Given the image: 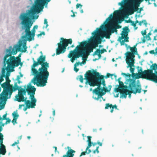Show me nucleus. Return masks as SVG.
I'll use <instances>...</instances> for the list:
<instances>
[{"mask_svg": "<svg viewBox=\"0 0 157 157\" xmlns=\"http://www.w3.org/2000/svg\"><path fill=\"white\" fill-rule=\"evenodd\" d=\"M33 64L31 67L32 75L34 76L32 82L38 86L43 87L46 85L49 75L48 71L49 63L45 62V56H40L36 62L34 58L32 59Z\"/></svg>", "mask_w": 157, "mask_h": 157, "instance_id": "f257e3e1", "label": "nucleus"}, {"mask_svg": "<svg viewBox=\"0 0 157 157\" xmlns=\"http://www.w3.org/2000/svg\"><path fill=\"white\" fill-rule=\"evenodd\" d=\"M84 79L86 80V84L87 83L91 86H97L98 87L93 90V93L98 95L97 98H94V99L98 100L99 98H102L106 92H110L112 86H108V89L107 88L104 78V76L100 75L99 72L93 69V71L88 70L86 71L84 75Z\"/></svg>", "mask_w": 157, "mask_h": 157, "instance_id": "f03ea898", "label": "nucleus"}, {"mask_svg": "<svg viewBox=\"0 0 157 157\" xmlns=\"http://www.w3.org/2000/svg\"><path fill=\"white\" fill-rule=\"evenodd\" d=\"M44 8L34 5L30 10L26 13H22L20 15L19 19L21 20V23L22 25V29H25V36L23 38L26 37L29 41L34 40L36 29L33 28L31 31L30 29L32 25V19H37L38 15H35L36 13H39Z\"/></svg>", "mask_w": 157, "mask_h": 157, "instance_id": "7ed1b4c3", "label": "nucleus"}, {"mask_svg": "<svg viewBox=\"0 0 157 157\" xmlns=\"http://www.w3.org/2000/svg\"><path fill=\"white\" fill-rule=\"evenodd\" d=\"M26 40H24L21 41L18 45H15L13 48L11 46H10L8 49L6 50V54L5 56L3 59L4 65L3 67H6V65H7L6 67V70H10V68H13L14 67L18 66L19 63L21 65L22 63L21 62V59L18 57H15L14 56H12V55H14L16 54L17 50H20L23 45V48H21L20 51L23 52H25L27 51V47L26 44Z\"/></svg>", "mask_w": 157, "mask_h": 157, "instance_id": "20e7f679", "label": "nucleus"}, {"mask_svg": "<svg viewBox=\"0 0 157 157\" xmlns=\"http://www.w3.org/2000/svg\"><path fill=\"white\" fill-rule=\"evenodd\" d=\"M22 91L19 92V95H20L19 98L18 99L19 102L21 101L24 102L25 101H27V98H25L24 96V95H26V92H27L28 94L30 95V97L31 100V104H34V106H36V99L34 98L35 92L36 90V88L34 86L30 85H28L27 86V88L25 89H22Z\"/></svg>", "mask_w": 157, "mask_h": 157, "instance_id": "39448f33", "label": "nucleus"}, {"mask_svg": "<svg viewBox=\"0 0 157 157\" xmlns=\"http://www.w3.org/2000/svg\"><path fill=\"white\" fill-rule=\"evenodd\" d=\"M101 30L100 28H97L96 30L92 33V34L94 36V37L92 39L91 41H94L96 39L99 44L101 42V40L105 37L106 38L109 39L110 38V36L111 35L110 30L104 31L102 35H100Z\"/></svg>", "mask_w": 157, "mask_h": 157, "instance_id": "423d86ee", "label": "nucleus"}, {"mask_svg": "<svg viewBox=\"0 0 157 157\" xmlns=\"http://www.w3.org/2000/svg\"><path fill=\"white\" fill-rule=\"evenodd\" d=\"M92 45V44H90L88 41H85L80 42V44L77 46V48L82 55V59H85L87 52L90 51Z\"/></svg>", "mask_w": 157, "mask_h": 157, "instance_id": "0eeeda50", "label": "nucleus"}, {"mask_svg": "<svg viewBox=\"0 0 157 157\" xmlns=\"http://www.w3.org/2000/svg\"><path fill=\"white\" fill-rule=\"evenodd\" d=\"M130 82L128 87L130 90H128L127 94L130 98L131 94L133 93L136 94L137 93H140L141 91V86L140 84H137L135 80L129 79Z\"/></svg>", "mask_w": 157, "mask_h": 157, "instance_id": "6e6552de", "label": "nucleus"}, {"mask_svg": "<svg viewBox=\"0 0 157 157\" xmlns=\"http://www.w3.org/2000/svg\"><path fill=\"white\" fill-rule=\"evenodd\" d=\"M61 40L62 41H60V43L57 44L58 48L56 50L57 55L64 53L66 51V47L68 46V44H71L72 42L71 39H67L61 38Z\"/></svg>", "mask_w": 157, "mask_h": 157, "instance_id": "1a4fd4ad", "label": "nucleus"}, {"mask_svg": "<svg viewBox=\"0 0 157 157\" xmlns=\"http://www.w3.org/2000/svg\"><path fill=\"white\" fill-rule=\"evenodd\" d=\"M139 71H141V73H139V74L140 76L136 77V78H142L152 81L155 80L153 79V77H155L156 75L153 73V71L151 70L147 69V70H145L144 71H143L142 69L141 68L139 70Z\"/></svg>", "mask_w": 157, "mask_h": 157, "instance_id": "9d476101", "label": "nucleus"}, {"mask_svg": "<svg viewBox=\"0 0 157 157\" xmlns=\"http://www.w3.org/2000/svg\"><path fill=\"white\" fill-rule=\"evenodd\" d=\"M113 17V16L112 14H111L106 19L103 24L100 26V28L102 29L105 28V25L108 23L107 26L108 27V29L110 30L111 33H113L114 32L117 33V28H116L115 26L113 25V24L110 21L108 23L109 21L112 20Z\"/></svg>", "mask_w": 157, "mask_h": 157, "instance_id": "9b49d317", "label": "nucleus"}, {"mask_svg": "<svg viewBox=\"0 0 157 157\" xmlns=\"http://www.w3.org/2000/svg\"><path fill=\"white\" fill-rule=\"evenodd\" d=\"M144 0H134V4H131L128 10L129 15L133 14L135 12L137 11L139 8L138 7L139 6L140 3L142 2ZM150 0H145L146 2H148V4H150L149 2Z\"/></svg>", "mask_w": 157, "mask_h": 157, "instance_id": "f8f14e48", "label": "nucleus"}, {"mask_svg": "<svg viewBox=\"0 0 157 157\" xmlns=\"http://www.w3.org/2000/svg\"><path fill=\"white\" fill-rule=\"evenodd\" d=\"M78 48L76 46L74 50H71L70 52V53L68 55V57L69 58H71V61L72 63L74 62L76 59L79 58L80 57H82L81 54Z\"/></svg>", "mask_w": 157, "mask_h": 157, "instance_id": "ddd939ff", "label": "nucleus"}, {"mask_svg": "<svg viewBox=\"0 0 157 157\" xmlns=\"http://www.w3.org/2000/svg\"><path fill=\"white\" fill-rule=\"evenodd\" d=\"M137 45V44H136L133 47H130L129 46H128L131 52H126V59L135 60L134 59L135 57L134 54H137V48H136Z\"/></svg>", "mask_w": 157, "mask_h": 157, "instance_id": "4468645a", "label": "nucleus"}, {"mask_svg": "<svg viewBox=\"0 0 157 157\" xmlns=\"http://www.w3.org/2000/svg\"><path fill=\"white\" fill-rule=\"evenodd\" d=\"M8 85L7 82H5L1 85L2 88H3V90L0 94V104L2 102H5V98L6 94H7V89Z\"/></svg>", "mask_w": 157, "mask_h": 157, "instance_id": "2eb2a0df", "label": "nucleus"}, {"mask_svg": "<svg viewBox=\"0 0 157 157\" xmlns=\"http://www.w3.org/2000/svg\"><path fill=\"white\" fill-rule=\"evenodd\" d=\"M7 88V94H6V97L5 98V102L6 103V102L8 98H10L11 95L13 91L14 87H13V85L10 84V83L8 84Z\"/></svg>", "mask_w": 157, "mask_h": 157, "instance_id": "dca6fc26", "label": "nucleus"}, {"mask_svg": "<svg viewBox=\"0 0 157 157\" xmlns=\"http://www.w3.org/2000/svg\"><path fill=\"white\" fill-rule=\"evenodd\" d=\"M51 0H35L34 5L44 8V6L45 7L47 6L48 2Z\"/></svg>", "mask_w": 157, "mask_h": 157, "instance_id": "f3484780", "label": "nucleus"}, {"mask_svg": "<svg viewBox=\"0 0 157 157\" xmlns=\"http://www.w3.org/2000/svg\"><path fill=\"white\" fill-rule=\"evenodd\" d=\"M14 87L13 89V91H15L17 90H18V94L16 95L15 96V99L17 101H18V99L19 98H20V95H19V91H22V89H24V88H22L21 87L19 86H18L17 85V82H15V84H14V86H13Z\"/></svg>", "mask_w": 157, "mask_h": 157, "instance_id": "a211bd4d", "label": "nucleus"}, {"mask_svg": "<svg viewBox=\"0 0 157 157\" xmlns=\"http://www.w3.org/2000/svg\"><path fill=\"white\" fill-rule=\"evenodd\" d=\"M126 63L128 65L127 67H130V72L131 73H133L134 72L135 68L132 67L134 66V60L126 59Z\"/></svg>", "mask_w": 157, "mask_h": 157, "instance_id": "6ab92c4d", "label": "nucleus"}, {"mask_svg": "<svg viewBox=\"0 0 157 157\" xmlns=\"http://www.w3.org/2000/svg\"><path fill=\"white\" fill-rule=\"evenodd\" d=\"M123 31L122 32L121 35V38L123 39L124 37H128V33L129 32V29L127 26H126L124 27L123 29Z\"/></svg>", "mask_w": 157, "mask_h": 157, "instance_id": "aec40b11", "label": "nucleus"}, {"mask_svg": "<svg viewBox=\"0 0 157 157\" xmlns=\"http://www.w3.org/2000/svg\"><path fill=\"white\" fill-rule=\"evenodd\" d=\"M25 101V104L26 105V107L24 108L23 110L24 111H26L27 109H30V108H34L35 106L34 104H33V105L31 104V101L30 100H27V101Z\"/></svg>", "mask_w": 157, "mask_h": 157, "instance_id": "412c9836", "label": "nucleus"}, {"mask_svg": "<svg viewBox=\"0 0 157 157\" xmlns=\"http://www.w3.org/2000/svg\"><path fill=\"white\" fill-rule=\"evenodd\" d=\"M109 107L110 109H111L110 110V112L111 113H112L113 111V109L114 108L117 109V106L115 104L114 105H113L112 104H110L109 103H106L105 104V109H107Z\"/></svg>", "mask_w": 157, "mask_h": 157, "instance_id": "4be33fe9", "label": "nucleus"}, {"mask_svg": "<svg viewBox=\"0 0 157 157\" xmlns=\"http://www.w3.org/2000/svg\"><path fill=\"white\" fill-rule=\"evenodd\" d=\"M75 151L72 149L68 150L67 151L66 155H63V157H73L74 155L73 153H75Z\"/></svg>", "mask_w": 157, "mask_h": 157, "instance_id": "5701e85b", "label": "nucleus"}, {"mask_svg": "<svg viewBox=\"0 0 157 157\" xmlns=\"http://www.w3.org/2000/svg\"><path fill=\"white\" fill-rule=\"evenodd\" d=\"M127 92H128V90L127 89H122L121 90H120L118 92H120L121 97H124V98H126L127 95Z\"/></svg>", "mask_w": 157, "mask_h": 157, "instance_id": "b1692460", "label": "nucleus"}, {"mask_svg": "<svg viewBox=\"0 0 157 157\" xmlns=\"http://www.w3.org/2000/svg\"><path fill=\"white\" fill-rule=\"evenodd\" d=\"M119 85L118 87H117L115 89L114 91L116 92H118L122 89H124V85L123 82L121 81H119Z\"/></svg>", "mask_w": 157, "mask_h": 157, "instance_id": "393cba45", "label": "nucleus"}, {"mask_svg": "<svg viewBox=\"0 0 157 157\" xmlns=\"http://www.w3.org/2000/svg\"><path fill=\"white\" fill-rule=\"evenodd\" d=\"M6 152L5 146L2 143L0 145V154L5 155Z\"/></svg>", "mask_w": 157, "mask_h": 157, "instance_id": "a878e982", "label": "nucleus"}, {"mask_svg": "<svg viewBox=\"0 0 157 157\" xmlns=\"http://www.w3.org/2000/svg\"><path fill=\"white\" fill-rule=\"evenodd\" d=\"M98 43H94L93 44H92V45L90 50V51H89V52H87V54L86 55V56L85 60H86L87 59L88 57V56L89 55L90 53L93 52V49L95 48V47H97L98 46Z\"/></svg>", "mask_w": 157, "mask_h": 157, "instance_id": "bb28decb", "label": "nucleus"}, {"mask_svg": "<svg viewBox=\"0 0 157 157\" xmlns=\"http://www.w3.org/2000/svg\"><path fill=\"white\" fill-rule=\"evenodd\" d=\"M121 37H119V38L118 40L120 41L121 43V45H124V42H128L129 37H124V40H122V39L121 38Z\"/></svg>", "mask_w": 157, "mask_h": 157, "instance_id": "cd10ccee", "label": "nucleus"}, {"mask_svg": "<svg viewBox=\"0 0 157 157\" xmlns=\"http://www.w3.org/2000/svg\"><path fill=\"white\" fill-rule=\"evenodd\" d=\"M150 67L151 69H150V70H151L152 71L153 70L156 71L157 69V64L155 63L153 64Z\"/></svg>", "mask_w": 157, "mask_h": 157, "instance_id": "c85d7f7f", "label": "nucleus"}, {"mask_svg": "<svg viewBox=\"0 0 157 157\" xmlns=\"http://www.w3.org/2000/svg\"><path fill=\"white\" fill-rule=\"evenodd\" d=\"M142 23H143L144 24V25L146 26H147V22L145 20H142V21H140L139 22V25L141 26L142 25Z\"/></svg>", "mask_w": 157, "mask_h": 157, "instance_id": "c756f323", "label": "nucleus"}, {"mask_svg": "<svg viewBox=\"0 0 157 157\" xmlns=\"http://www.w3.org/2000/svg\"><path fill=\"white\" fill-rule=\"evenodd\" d=\"M10 74L9 73H6V77L5 78L6 80V82H7L8 84L10 83L11 81L9 79V76L10 75Z\"/></svg>", "mask_w": 157, "mask_h": 157, "instance_id": "7c9ffc66", "label": "nucleus"}, {"mask_svg": "<svg viewBox=\"0 0 157 157\" xmlns=\"http://www.w3.org/2000/svg\"><path fill=\"white\" fill-rule=\"evenodd\" d=\"M17 110L16 112H14L12 114L13 118H16L17 119L18 118L19 116V115L17 114Z\"/></svg>", "mask_w": 157, "mask_h": 157, "instance_id": "2f4dec72", "label": "nucleus"}, {"mask_svg": "<svg viewBox=\"0 0 157 157\" xmlns=\"http://www.w3.org/2000/svg\"><path fill=\"white\" fill-rule=\"evenodd\" d=\"M154 74L156 75V76L155 77H153V79L155 80H153V82L155 83H157V71H155Z\"/></svg>", "mask_w": 157, "mask_h": 157, "instance_id": "473e14b6", "label": "nucleus"}, {"mask_svg": "<svg viewBox=\"0 0 157 157\" xmlns=\"http://www.w3.org/2000/svg\"><path fill=\"white\" fill-rule=\"evenodd\" d=\"M3 135L2 133H0V145L3 143Z\"/></svg>", "mask_w": 157, "mask_h": 157, "instance_id": "72a5a7b5", "label": "nucleus"}, {"mask_svg": "<svg viewBox=\"0 0 157 157\" xmlns=\"http://www.w3.org/2000/svg\"><path fill=\"white\" fill-rule=\"evenodd\" d=\"M128 0H123L121 2H120L118 3V5L120 6H122L124 3L126 2Z\"/></svg>", "mask_w": 157, "mask_h": 157, "instance_id": "f704fd0d", "label": "nucleus"}, {"mask_svg": "<svg viewBox=\"0 0 157 157\" xmlns=\"http://www.w3.org/2000/svg\"><path fill=\"white\" fill-rule=\"evenodd\" d=\"M98 54H101L100 50L97 49L96 51L93 53V56L95 55H97Z\"/></svg>", "mask_w": 157, "mask_h": 157, "instance_id": "c9c22d12", "label": "nucleus"}, {"mask_svg": "<svg viewBox=\"0 0 157 157\" xmlns=\"http://www.w3.org/2000/svg\"><path fill=\"white\" fill-rule=\"evenodd\" d=\"M128 22L131 23L132 25L134 27H135L136 26V24L134 21H133L131 20H129L127 22Z\"/></svg>", "mask_w": 157, "mask_h": 157, "instance_id": "e433bc0d", "label": "nucleus"}, {"mask_svg": "<svg viewBox=\"0 0 157 157\" xmlns=\"http://www.w3.org/2000/svg\"><path fill=\"white\" fill-rule=\"evenodd\" d=\"M78 78L79 79V80L80 81L81 83L83 82V80L84 78L83 77V76L82 75H79L78 76Z\"/></svg>", "mask_w": 157, "mask_h": 157, "instance_id": "4c0bfd02", "label": "nucleus"}, {"mask_svg": "<svg viewBox=\"0 0 157 157\" xmlns=\"http://www.w3.org/2000/svg\"><path fill=\"white\" fill-rule=\"evenodd\" d=\"M6 102H2L0 104V110L4 108Z\"/></svg>", "mask_w": 157, "mask_h": 157, "instance_id": "58836bf2", "label": "nucleus"}, {"mask_svg": "<svg viewBox=\"0 0 157 157\" xmlns=\"http://www.w3.org/2000/svg\"><path fill=\"white\" fill-rule=\"evenodd\" d=\"M121 75H122L125 76V77H130L131 76V75H130V74H129V73L126 74L125 73H124L123 72L122 73Z\"/></svg>", "mask_w": 157, "mask_h": 157, "instance_id": "ea45409f", "label": "nucleus"}, {"mask_svg": "<svg viewBox=\"0 0 157 157\" xmlns=\"http://www.w3.org/2000/svg\"><path fill=\"white\" fill-rule=\"evenodd\" d=\"M7 115V113H6L5 114H4L3 116V118H2V117H0V120H6L7 118H6V116Z\"/></svg>", "mask_w": 157, "mask_h": 157, "instance_id": "a19ab883", "label": "nucleus"}, {"mask_svg": "<svg viewBox=\"0 0 157 157\" xmlns=\"http://www.w3.org/2000/svg\"><path fill=\"white\" fill-rule=\"evenodd\" d=\"M92 144V143L91 142H88V145L86 148V150H88L91 146Z\"/></svg>", "mask_w": 157, "mask_h": 157, "instance_id": "79ce46f5", "label": "nucleus"}, {"mask_svg": "<svg viewBox=\"0 0 157 157\" xmlns=\"http://www.w3.org/2000/svg\"><path fill=\"white\" fill-rule=\"evenodd\" d=\"M99 146H98L96 147V149L95 150L93 151V152L94 154H95L96 152H97L98 153L99 152L98 150Z\"/></svg>", "mask_w": 157, "mask_h": 157, "instance_id": "37998d69", "label": "nucleus"}, {"mask_svg": "<svg viewBox=\"0 0 157 157\" xmlns=\"http://www.w3.org/2000/svg\"><path fill=\"white\" fill-rule=\"evenodd\" d=\"M114 75L113 74H111L109 73H107L106 76H105V78H109L110 76H112Z\"/></svg>", "mask_w": 157, "mask_h": 157, "instance_id": "c03bdc74", "label": "nucleus"}, {"mask_svg": "<svg viewBox=\"0 0 157 157\" xmlns=\"http://www.w3.org/2000/svg\"><path fill=\"white\" fill-rule=\"evenodd\" d=\"M87 151L86 150V151H85L82 152L81 154V155H80V157H81V156H82L83 155H85L86 153H87Z\"/></svg>", "mask_w": 157, "mask_h": 157, "instance_id": "a18cd8bd", "label": "nucleus"}, {"mask_svg": "<svg viewBox=\"0 0 157 157\" xmlns=\"http://www.w3.org/2000/svg\"><path fill=\"white\" fill-rule=\"evenodd\" d=\"M119 13V11L118 10H116L114 11V14L115 16H117Z\"/></svg>", "mask_w": 157, "mask_h": 157, "instance_id": "49530a36", "label": "nucleus"}, {"mask_svg": "<svg viewBox=\"0 0 157 157\" xmlns=\"http://www.w3.org/2000/svg\"><path fill=\"white\" fill-rule=\"evenodd\" d=\"M88 138V140H87V142H91V138H92L91 136H88L87 137Z\"/></svg>", "mask_w": 157, "mask_h": 157, "instance_id": "de8ad7c7", "label": "nucleus"}, {"mask_svg": "<svg viewBox=\"0 0 157 157\" xmlns=\"http://www.w3.org/2000/svg\"><path fill=\"white\" fill-rule=\"evenodd\" d=\"M106 50L104 48H103L102 49L100 50L101 54H102L105 52H106Z\"/></svg>", "mask_w": 157, "mask_h": 157, "instance_id": "09e8293b", "label": "nucleus"}, {"mask_svg": "<svg viewBox=\"0 0 157 157\" xmlns=\"http://www.w3.org/2000/svg\"><path fill=\"white\" fill-rule=\"evenodd\" d=\"M44 24H46V28H47L48 27V22L47 21V19H44Z\"/></svg>", "mask_w": 157, "mask_h": 157, "instance_id": "8fccbe9b", "label": "nucleus"}, {"mask_svg": "<svg viewBox=\"0 0 157 157\" xmlns=\"http://www.w3.org/2000/svg\"><path fill=\"white\" fill-rule=\"evenodd\" d=\"M141 33L142 35L143 36L146 35V33H147L146 30H144V31H142L141 32Z\"/></svg>", "mask_w": 157, "mask_h": 157, "instance_id": "3c124183", "label": "nucleus"}, {"mask_svg": "<svg viewBox=\"0 0 157 157\" xmlns=\"http://www.w3.org/2000/svg\"><path fill=\"white\" fill-rule=\"evenodd\" d=\"M80 6L81 8L82 6V5L81 4L78 3L76 4V8L77 9H78Z\"/></svg>", "mask_w": 157, "mask_h": 157, "instance_id": "603ef678", "label": "nucleus"}, {"mask_svg": "<svg viewBox=\"0 0 157 157\" xmlns=\"http://www.w3.org/2000/svg\"><path fill=\"white\" fill-rule=\"evenodd\" d=\"M19 140H17V142H15L11 145L12 146H14L15 145H16L17 144H19Z\"/></svg>", "mask_w": 157, "mask_h": 157, "instance_id": "864d4df0", "label": "nucleus"}, {"mask_svg": "<svg viewBox=\"0 0 157 157\" xmlns=\"http://www.w3.org/2000/svg\"><path fill=\"white\" fill-rule=\"evenodd\" d=\"M6 70V67H4V68H2V73H3V74H5Z\"/></svg>", "mask_w": 157, "mask_h": 157, "instance_id": "5fc2aeb1", "label": "nucleus"}, {"mask_svg": "<svg viewBox=\"0 0 157 157\" xmlns=\"http://www.w3.org/2000/svg\"><path fill=\"white\" fill-rule=\"evenodd\" d=\"M17 119L16 118H13L12 121V122L13 123V124H15V123H17L16 121H17Z\"/></svg>", "mask_w": 157, "mask_h": 157, "instance_id": "6e6d98bb", "label": "nucleus"}, {"mask_svg": "<svg viewBox=\"0 0 157 157\" xmlns=\"http://www.w3.org/2000/svg\"><path fill=\"white\" fill-rule=\"evenodd\" d=\"M80 62H76L74 65V67H76L78 65H79V64H80Z\"/></svg>", "mask_w": 157, "mask_h": 157, "instance_id": "4d7b16f0", "label": "nucleus"}, {"mask_svg": "<svg viewBox=\"0 0 157 157\" xmlns=\"http://www.w3.org/2000/svg\"><path fill=\"white\" fill-rule=\"evenodd\" d=\"M114 25L115 26V27L116 28H117V29L120 28H121V26H120L119 25H118L117 24L116 25Z\"/></svg>", "mask_w": 157, "mask_h": 157, "instance_id": "13d9d810", "label": "nucleus"}, {"mask_svg": "<svg viewBox=\"0 0 157 157\" xmlns=\"http://www.w3.org/2000/svg\"><path fill=\"white\" fill-rule=\"evenodd\" d=\"M79 70V69L77 68L76 67H74V70L76 72H77Z\"/></svg>", "mask_w": 157, "mask_h": 157, "instance_id": "bf43d9fd", "label": "nucleus"}, {"mask_svg": "<svg viewBox=\"0 0 157 157\" xmlns=\"http://www.w3.org/2000/svg\"><path fill=\"white\" fill-rule=\"evenodd\" d=\"M146 37H147V38L148 39H147V40H151V37L150 36H146Z\"/></svg>", "mask_w": 157, "mask_h": 157, "instance_id": "052dcab7", "label": "nucleus"}, {"mask_svg": "<svg viewBox=\"0 0 157 157\" xmlns=\"http://www.w3.org/2000/svg\"><path fill=\"white\" fill-rule=\"evenodd\" d=\"M6 75L5 74H3V73H2L1 76L0 77L3 78V77L6 78Z\"/></svg>", "mask_w": 157, "mask_h": 157, "instance_id": "680f3d73", "label": "nucleus"}, {"mask_svg": "<svg viewBox=\"0 0 157 157\" xmlns=\"http://www.w3.org/2000/svg\"><path fill=\"white\" fill-rule=\"evenodd\" d=\"M145 37H146L145 36H144V38H143V40H142V43H145V42H146V40L145 39Z\"/></svg>", "mask_w": 157, "mask_h": 157, "instance_id": "e2e57ef3", "label": "nucleus"}, {"mask_svg": "<svg viewBox=\"0 0 157 157\" xmlns=\"http://www.w3.org/2000/svg\"><path fill=\"white\" fill-rule=\"evenodd\" d=\"M4 80V79L3 78L0 77V85H1V82H2Z\"/></svg>", "mask_w": 157, "mask_h": 157, "instance_id": "0e129e2a", "label": "nucleus"}, {"mask_svg": "<svg viewBox=\"0 0 157 157\" xmlns=\"http://www.w3.org/2000/svg\"><path fill=\"white\" fill-rule=\"evenodd\" d=\"M149 53L152 54H154L155 53V51L154 50H152L150 51Z\"/></svg>", "mask_w": 157, "mask_h": 157, "instance_id": "69168bd1", "label": "nucleus"}, {"mask_svg": "<svg viewBox=\"0 0 157 157\" xmlns=\"http://www.w3.org/2000/svg\"><path fill=\"white\" fill-rule=\"evenodd\" d=\"M25 105L24 104H22V105H19V109H21V107L22 106H24Z\"/></svg>", "mask_w": 157, "mask_h": 157, "instance_id": "338daca9", "label": "nucleus"}, {"mask_svg": "<svg viewBox=\"0 0 157 157\" xmlns=\"http://www.w3.org/2000/svg\"><path fill=\"white\" fill-rule=\"evenodd\" d=\"M5 124L4 123H2V122H0V126H4Z\"/></svg>", "mask_w": 157, "mask_h": 157, "instance_id": "774afa93", "label": "nucleus"}]
</instances>
